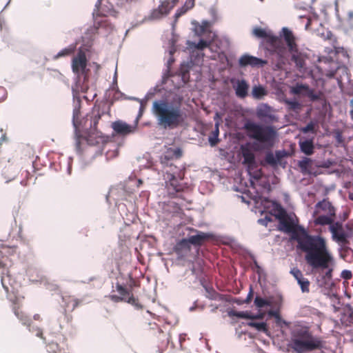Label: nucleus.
I'll use <instances>...</instances> for the list:
<instances>
[{"label": "nucleus", "instance_id": "1", "mask_svg": "<svg viewBox=\"0 0 353 353\" xmlns=\"http://www.w3.org/2000/svg\"><path fill=\"white\" fill-rule=\"evenodd\" d=\"M279 222V229L291 234V239L297 242V248L306 253L305 260L314 269H327L333 261L325 239L319 235H310L302 225L294 223L285 210L279 208L276 215Z\"/></svg>", "mask_w": 353, "mask_h": 353}, {"label": "nucleus", "instance_id": "2", "mask_svg": "<svg viewBox=\"0 0 353 353\" xmlns=\"http://www.w3.org/2000/svg\"><path fill=\"white\" fill-rule=\"evenodd\" d=\"M252 34L257 38L263 39L261 46L267 56H276V59L272 61V64L278 69L281 68L285 64L287 54V48L282 39L260 27L254 28Z\"/></svg>", "mask_w": 353, "mask_h": 353}, {"label": "nucleus", "instance_id": "3", "mask_svg": "<svg viewBox=\"0 0 353 353\" xmlns=\"http://www.w3.org/2000/svg\"><path fill=\"white\" fill-rule=\"evenodd\" d=\"M88 90L87 85H82L79 88L77 83L72 87V93L74 98H77V103L73 110L72 123L75 128V132L77 134L81 130L95 131L97 128V124L101 119L103 112H101L98 106H94L92 111L88 113L85 117L80 119L81 99L78 97L79 92H86Z\"/></svg>", "mask_w": 353, "mask_h": 353}, {"label": "nucleus", "instance_id": "4", "mask_svg": "<svg viewBox=\"0 0 353 353\" xmlns=\"http://www.w3.org/2000/svg\"><path fill=\"white\" fill-rule=\"evenodd\" d=\"M152 112L158 123L164 128L174 129L182 125L185 114L180 105H172L165 101H155L152 103Z\"/></svg>", "mask_w": 353, "mask_h": 353}, {"label": "nucleus", "instance_id": "5", "mask_svg": "<svg viewBox=\"0 0 353 353\" xmlns=\"http://www.w3.org/2000/svg\"><path fill=\"white\" fill-rule=\"evenodd\" d=\"M323 346L321 338L314 336L307 327L298 326L291 332L290 347L296 353H308Z\"/></svg>", "mask_w": 353, "mask_h": 353}, {"label": "nucleus", "instance_id": "6", "mask_svg": "<svg viewBox=\"0 0 353 353\" xmlns=\"http://www.w3.org/2000/svg\"><path fill=\"white\" fill-rule=\"evenodd\" d=\"M243 128L248 136L250 139L257 141L263 145V148H272L278 137L277 130L273 125H265L252 121H247L244 124Z\"/></svg>", "mask_w": 353, "mask_h": 353}, {"label": "nucleus", "instance_id": "7", "mask_svg": "<svg viewBox=\"0 0 353 353\" xmlns=\"http://www.w3.org/2000/svg\"><path fill=\"white\" fill-rule=\"evenodd\" d=\"M165 169V177L168 194L170 197L178 196L177 193L184 192L188 189L187 183L180 182L183 179L185 171L183 168H179L172 162H169L168 166L163 165Z\"/></svg>", "mask_w": 353, "mask_h": 353}, {"label": "nucleus", "instance_id": "8", "mask_svg": "<svg viewBox=\"0 0 353 353\" xmlns=\"http://www.w3.org/2000/svg\"><path fill=\"white\" fill-rule=\"evenodd\" d=\"M283 37L287 45L288 52L291 54V59L296 64L298 68L304 67L305 61L301 53L299 50L298 45L296 43V38L292 32L288 28L282 29Z\"/></svg>", "mask_w": 353, "mask_h": 353}, {"label": "nucleus", "instance_id": "9", "mask_svg": "<svg viewBox=\"0 0 353 353\" xmlns=\"http://www.w3.org/2000/svg\"><path fill=\"white\" fill-rule=\"evenodd\" d=\"M87 63L86 54L83 50H79L72 59V72L79 79L80 75H83L84 82L88 81V72L89 70L87 69Z\"/></svg>", "mask_w": 353, "mask_h": 353}, {"label": "nucleus", "instance_id": "10", "mask_svg": "<svg viewBox=\"0 0 353 353\" xmlns=\"http://www.w3.org/2000/svg\"><path fill=\"white\" fill-rule=\"evenodd\" d=\"M116 288L121 296L111 295L110 299L112 301L116 303L125 301L138 309L142 308L139 299L133 296L131 290H128L119 283L117 284Z\"/></svg>", "mask_w": 353, "mask_h": 353}, {"label": "nucleus", "instance_id": "11", "mask_svg": "<svg viewBox=\"0 0 353 353\" xmlns=\"http://www.w3.org/2000/svg\"><path fill=\"white\" fill-rule=\"evenodd\" d=\"M179 0H165L161 3L159 7L154 9L149 17L150 19L157 20L168 15L176 6Z\"/></svg>", "mask_w": 353, "mask_h": 353}, {"label": "nucleus", "instance_id": "12", "mask_svg": "<svg viewBox=\"0 0 353 353\" xmlns=\"http://www.w3.org/2000/svg\"><path fill=\"white\" fill-rule=\"evenodd\" d=\"M194 31L196 35L199 37H204L205 38H213L214 34L212 33L211 28L212 23L208 21H203L201 23L199 22H193Z\"/></svg>", "mask_w": 353, "mask_h": 353}, {"label": "nucleus", "instance_id": "13", "mask_svg": "<svg viewBox=\"0 0 353 353\" xmlns=\"http://www.w3.org/2000/svg\"><path fill=\"white\" fill-rule=\"evenodd\" d=\"M330 231L331 232L333 239L341 244H347V234L343 228V225L340 222H335L330 226Z\"/></svg>", "mask_w": 353, "mask_h": 353}, {"label": "nucleus", "instance_id": "14", "mask_svg": "<svg viewBox=\"0 0 353 353\" xmlns=\"http://www.w3.org/2000/svg\"><path fill=\"white\" fill-rule=\"evenodd\" d=\"M12 310L14 315L21 322V323L27 327L29 332H33L31 330L32 320L22 310L21 305L17 301L12 302Z\"/></svg>", "mask_w": 353, "mask_h": 353}, {"label": "nucleus", "instance_id": "15", "mask_svg": "<svg viewBox=\"0 0 353 353\" xmlns=\"http://www.w3.org/2000/svg\"><path fill=\"white\" fill-rule=\"evenodd\" d=\"M256 117L260 120L267 123H273L278 120L276 116L273 114L271 107L266 104H263L257 108Z\"/></svg>", "mask_w": 353, "mask_h": 353}, {"label": "nucleus", "instance_id": "16", "mask_svg": "<svg viewBox=\"0 0 353 353\" xmlns=\"http://www.w3.org/2000/svg\"><path fill=\"white\" fill-rule=\"evenodd\" d=\"M112 128L115 134L121 136H127L136 130L135 125H129L122 121H117L112 123Z\"/></svg>", "mask_w": 353, "mask_h": 353}, {"label": "nucleus", "instance_id": "17", "mask_svg": "<svg viewBox=\"0 0 353 353\" xmlns=\"http://www.w3.org/2000/svg\"><path fill=\"white\" fill-rule=\"evenodd\" d=\"M183 155V151L179 148H169L160 158L162 165L168 166L169 162L173 159H178Z\"/></svg>", "mask_w": 353, "mask_h": 353}, {"label": "nucleus", "instance_id": "18", "mask_svg": "<svg viewBox=\"0 0 353 353\" xmlns=\"http://www.w3.org/2000/svg\"><path fill=\"white\" fill-rule=\"evenodd\" d=\"M290 274L296 280L301 288V292L303 293H309L310 282L307 278L304 277L302 272L297 268H293L290 270Z\"/></svg>", "mask_w": 353, "mask_h": 353}, {"label": "nucleus", "instance_id": "19", "mask_svg": "<svg viewBox=\"0 0 353 353\" xmlns=\"http://www.w3.org/2000/svg\"><path fill=\"white\" fill-rule=\"evenodd\" d=\"M239 63L241 67H245L247 65L255 67L263 66L268 63V61L254 56L244 54L239 59Z\"/></svg>", "mask_w": 353, "mask_h": 353}, {"label": "nucleus", "instance_id": "20", "mask_svg": "<svg viewBox=\"0 0 353 353\" xmlns=\"http://www.w3.org/2000/svg\"><path fill=\"white\" fill-rule=\"evenodd\" d=\"M249 85L245 80H237L234 85L236 95L241 99L247 97Z\"/></svg>", "mask_w": 353, "mask_h": 353}, {"label": "nucleus", "instance_id": "21", "mask_svg": "<svg viewBox=\"0 0 353 353\" xmlns=\"http://www.w3.org/2000/svg\"><path fill=\"white\" fill-rule=\"evenodd\" d=\"M209 238L210 235L208 234L202 232H198L196 235L190 236L188 239L190 245L201 246Z\"/></svg>", "mask_w": 353, "mask_h": 353}, {"label": "nucleus", "instance_id": "22", "mask_svg": "<svg viewBox=\"0 0 353 353\" xmlns=\"http://www.w3.org/2000/svg\"><path fill=\"white\" fill-rule=\"evenodd\" d=\"M191 250L190 243L188 239H183L176 243L174 246V252L179 254L182 255L189 252Z\"/></svg>", "mask_w": 353, "mask_h": 353}, {"label": "nucleus", "instance_id": "23", "mask_svg": "<svg viewBox=\"0 0 353 353\" xmlns=\"http://www.w3.org/2000/svg\"><path fill=\"white\" fill-rule=\"evenodd\" d=\"M63 301L64 303L65 307L70 311H73L82 302L81 300H79L71 295L63 296Z\"/></svg>", "mask_w": 353, "mask_h": 353}, {"label": "nucleus", "instance_id": "24", "mask_svg": "<svg viewBox=\"0 0 353 353\" xmlns=\"http://www.w3.org/2000/svg\"><path fill=\"white\" fill-rule=\"evenodd\" d=\"M346 245L343 244L341 246L339 251L340 256L345 261L351 262L353 259V250Z\"/></svg>", "mask_w": 353, "mask_h": 353}, {"label": "nucleus", "instance_id": "25", "mask_svg": "<svg viewBox=\"0 0 353 353\" xmlns=\"http://www.w3.org/2000/svg\"><path fill=\"white\" fill-rule=\"evenodd\" d=\"M316 206L327 212L331 216H335V208L329 201L324 199L322 201H319Z\"/></svg>", "mask_w": 353, "mask_h": 353}, {"label": "nucleus", "instance_id": "26", "mask_svg": "<svg viewBox=\"0 0 353 353\" xmlns=\"http://www.w3.org/2000/svg\"><path fill=\"white\" fill-rule=\"evenodd\" d=\"M298 165L303 174H310L312 167V161L309 158L305 157L303 159L299 161Z\"/></svg>", "mask_w": 353, "mask_h": 353}, {"label": "nucleus", "instance_id": "27", "mask_svg": "<svg viewBox=\"0 0 353 353\" xmlns=\"http://www.w3.org/2000/svg\"><path fill=\"white\" fill-rule=\"evenodd\" d=\"M302 152L306 155H311L314 153V146L312 140H305L299 143Z\"/></svg>", "mask_w": 353, "mask_h": 353}, {"label": "nucleus", "instance_id": "28", "mask_svg": "<svg viewBox=\"0 0 353 353\" xmlns=\"http://www.w3.org/2000/svg\"><path fill=\"white\" fill-rule=\"evenodd\" d=\"M206 294L205 296L211 300H215L219 301H224V295L218 293L214 289L212 288L205 287Z\"/></svg>", "mask_w": 353, "mask_h": 353}, {"label": "nucleus", "instance_id": "29", "mask_svg": "<svg viewBox=\"0 0 353 353\" xmlns=\"http://www.w3.org/2000/svg\"><path fill=\"white\" fill-rule=\"evenodd\" d=\"M213 38H205V39H201L199 43H192L190 47L194 48L197 50H203L208 48L213 41Z\"/></svg>", "mask_w": 353, "mask_h": 353}, {"label": "nucleus", "instance_id": "30", "mask_svg": "<svg viewBox=\"0 0 353 353\" xmlns=\"http://www.w3.org/2000/svg\"><path fill=\"white\" fill-rule=\"evenodd\" d=\"M334 216H331L328 214V216L326 215H321L319 216L314 221V223L316 225H332L334 221Z\"/></svg>", "mask_w": 353, "mask_h": 353}, {"label": "nucleus", "instance_id": "31", "mask_svg": "<svg viewBox=\"0 0 353 353\" xmlns=\"http://www.w3.org/2000/svg\"><path fill=\"white\" fill-rule=\"evenodd\" d=\"M243 164L248 165L249 167L254 165L255 163V157L254 154L250 152L249 150H245L243 151Z\"/></svg>", "mask_w": 353, "mask_h": 353}, {"label": "nucleus", "instance_id": "32", "mask_svg": "<svg viewBox=\"0 0 353 353\" xmlns=\"http://www.w3.org/2000/svg\"><path fill=\"white\" fill-rule=\"evenodd\" d=\"M76 50V45L72 44L68 46L67 48L61 50L60 52H59L55 56L54 59H57L62 57H68L75 52Z\"/></svg>", "mask_w": 353, "mask_h": 353}, {"label": "nucleus", "instance_id": "33", "mask_svg": "<svg viewBox=\"0 0 353 353\" xmlns=\"http://www.w3.org/2000/svg\"><path fill=\"white\" fill-rule=\"evenodd\" d=\"M252 94L254 99H260L263 96L267 94V92H266L265 89L261 85L254 86L252 88Z\"/></svg>", "mask_w": 353, "mask_h": 353}, {"label": "nucleus", "instance_id": "34", "mask_svg": "<svg viewBox=\"0 0 353 353\" xmlns=\"http://www.w3.org/2000/svg\"><path fill=\"white\" fill-rule=\"evenodd\" d=\"M228 315L230 316H236L241 319H254L256 317L251 315L248 312H237L232 310L228 312Z\"/></svg>", "mask_w": 353, "mask_h": 353}, {"label": "nucleus", "instance_id": "35", "mask_svg": "<svg viewBox=\"0 0 353 353\" xmlns=\"http://www.w3.org/2000/svg\"><path fill=\"white\" fill-rule=\"evenodd\" d=\"M305 94L312 101H315L321 99V92L316 93L313 89L307 85V90H305Z\"/></svg>", "mask_w": 353, "mask_h": 353}, {"label": "nucleus", "instance_id": "36", "mask_svg": "<svg viewBox=\"0 0 353 353\" xmlns=\"http://www.w3.org/2000/svg\"><path fill=\"white\" fill-rule=\"evenodd\" d=\"M219 134V126L216 125L215 130L212 132V136L209 137V142L212 146H215L218 144L219 139L218 138Z\"/></svg>", "mask_w": 353, "mask_h": 353}, {"label": "nucleus", "instance_id": "37", "mask_svg": "<svg viewBox=\"0 0 353 353\" xmlns=\"http://www.w3.org/2000/svg\"><path fill=\"white\" fill-rule=\"evenodd\" d=\"M305 90H307V85L296 83L294 86L292 88L291 92L294 94H302L303 92H305Z\"/></svg>", "mask_w": 353, "mask_h": 353}, {"label": "nucleus", "instance_id": "38", "mask_svg": "<svg viewBox=\"0 0 353 353\" xmlns=\"http://www.w3.org/2000/svg\"><path fill=\"white\" fill-rule=\"evenodd\" d=\"M248 325L252 327H255L259 331H267V324L265 322H250Z\"/></svg>", "mask_w": 353, "mask_h": 353}, {"label": "nucleus", "instance_id": "39", "mask_svg": "<svg viewBox=\"0 0 353 353\" xmlns=\"http://www.w3.org/2000/svg\"><path fill=\"white\" fill-rule=\"evenodd\" d=\"M285 103L288 105V109L290 110H296L300 109L301 108L300 103L295 100L292 101L289 99H285Z\"/></svg>", "mask_w": 353, "mask_h": 353}, {"label": "nucleus", "instance_id": "40", "mask_svg": "<svg viewBox=\"0 0 353 353\" xmlns=\"http://www.w3.org/2000/svg\"><path fill=\"white\" fill-rule=\"evenodd\" d=\"M265 161L267 163L271 165H276L277 164V159L272 152L266 154Z\"/></svg>", "mask_w": 353, "mask_h": 353}, {"label": "nucleus", "instance_id": "41", "mask_svg": "<svg viewBox=\"0 0 353 353\" xmlns=\"http://www.w3.org/2000/svg\"><path fill=\"white\" fill-rule=\"evenodd\" d=\"M254 304L256 307L261 308L265 306L269 305L270 303L267 300L261 297L256 296L254 299Z\"/></svg>", "mask_w": 353, "mask_h": 353}, {"label": "nucleus", "instance_id": "42", "mask_svg": "<svg viewBox=\"0 0 353 353\" xmlns=\"http://www.w3.org/2000/svg\"><path fill=\"white\" fill-rule=\"evenodd\" d=\"M343 323L347 326L353 325V312H350L348 314H345L343 318Z\"/></svg>", "mask_w": 353, "mask_h": 353}, {"label": "nucleus", "instance_id": "43", "mask_svg": "<svg viewBox=\"0 0 353 353\" xmlns=\"http://www.w3.org/2000/svg\"><path fill=\"white\" fill-rule=\"evenodd\" d=\"M99 15L100 16H108V15H114L115 11L114 10L112 6H111V8H108L107 10H105L103 7H101L99 10Z\"/></svg>", "mask_w": 353, "mask_h": 353}, {"label": "nucleus", "instance_id": "44", "mask_svg": "<svg viewBox=\"0 0 353 353\" xmlns=\"http://www.w3.org/2000/svg\"><path fill=\"white\" fill-rule=\"evenodd\" d=\"M188 11V10L186 8H185L183 6L181 8H179L174 16L175 21H177V20Z\"/></svg>", "mask_w": 353, "mask_h": 353}, {"label": "nucleus", "instance_id": "45", "mask_svg": "<svg viewBox=\"0 0 353 353\" xmlns=\"http://www.w3.org/2000/svg\"><path fill=\"white\" fill-rule=\"evenodd\" d=\"M303 133H307L309 132H314V124L312 122L309 123L306 126L302 128Z\"/></svg>", "mask_w": 353, "mask_h": 353}, {"label": "nucleus", "instance_id": "46", "mask_svg": "<svg viewBox=\"0 0 353 353\" xmlns=\"http://www.w3.org/2000/svg\"><path fill=\"white\" fill-rule=\"evenodd\" d=\"M31 330H33L32 332H34L37 337L45 339V338L43 337V331L40 327H34L31 326Z\"/></svg>", "mask_w": 353, "mask_h": 353}, {"label": "nucleus", "instance_id": "47", "mask_svg": "<svg viewBox=\"0 0 353 353\" xmlns=\"http://www.w3.org/2000/svg\"><path fill=\"white\" fill-rule=\"evenodd\" d=\"M272 220V218L268 216H266L264 218H262V219H259L258 220V223L262 225H264V226H268V224L271 222Z\"/></svg>", "mask_w": 353, "mask_h": 353}, {"label": "nucleus", "instance_id": "48", "mask_svg": "<svg viewBox=\"0 0 353 353\" xmlns=\"http://www.w3.org/2000/svg\"><path fill=\"white\" fill-rule=\"evenodd\" d=\"M341 276L345 279H350L352 277V272L345 270L341 272Z\"/></svg>", "mask_w": 353, "mask_h": 353}, {"label": "nucleus", "instance_id": "49", "mask_svg": "<svg viewBox=\"0 0 353 353\" xmlns=\"http://www.w3.org/2000/svg\"><path fill=\"white\" fill-rule=\"evenodd\" d=\"M194 6V0H186L183 6L185 8H186L188 10H190L192 9Z\"/></svg>", "mask_w": 353, "mask_h": 353}, {"label": "nucleus", "instance_id": "50", "mask_svg": "<svg viewBox=\"0 0 353 353\" xmlns=\"http://www.w3.org/2000/svg\"><path fill=\"white\" fill-rule=\"evenodd\" d=\"M285 156V151H276L275 157L277 159V163L281 161V159Z\"/></svg>", "mask_w": 353, "mask_h": 353}, {"label": "nucleus", "instance_id": "51", "mask_svg": "<svg viewBox=\"0 0 353 353\" xmlns=\"http://www.w3.org/2000/svg\"><path fill=\"white\" fill-rule=\"evenodd\" d=\"M6 259V257L1 256V254L0 253V269L6 268V261H5Z\"/></svg>", "mask_w": 353, "mask_h": 353}, {"label": "nucleus", "instance_id": "52", "mask_svg": "<svg viewBox=\"0 0 353 353\" xmlns=\"http://www.w3.org/2000/svg\"><path fill=\"white\" fill-rule=\"evenodd\" d=\"M252 176L256 180L260 179L262 176L261 170H256V172H254V174H252Z\"/></svg>", "mask_w": 353, "mask_h": 353}, {"label": "nucleus", "instance_id": "53", "mask_svg": "<svg viewBox=\"0 0 353 353\" xmlns=\"http://www.w3.org/2000/svg\"><path fill=\"white\" fill-rule=\"evenodd\" d=\"M347 20L349 22L350 25L351 26H353L352 24V22L353 21V11H349L347 12Z\"/></svg>", "mask_w": 353, "mask_h": 353}, {"label": "nucleus", "instance_id": "54", "mask_svg": "<svg viewBox=\"0 0 353 353\" xmlns=\"http://www.w3.org/2000/svg\"><path fill=\"white\" fill-rule=\"evenodd\" d=\"M6 90L3 87H0V101L6 97Z\"/></svg>", "mask_w": 353, "mask_h": 353}, {"label": "nucleus", "instance_id": "55", "mask_svg": "<svg viewBox=\"0 0 353 353\" xmlns=\"http://www.w3.org/2000/svg\"><path fill=\"white\" fill-rule=\"evenodd\" d=\"M332 269H330L328 270L326 273H325V277L328 278V279H331L332 278Z\"/></svg>", "mask_w": 353, "mask_h": 353}, {"label": "nucleus", "instance_id": "56", "mask_svg": "<svg viewBox=\"0 0 353 353\" xmlns=\"http://www.w3.org/2000/svg\"><path fill=\"white\" fill-rule=\"evenodd\" d=\"M252 297V290L251 289L250 292H249V294H248V297H247V299L245 300V302L246 303H249Z\"/></svg>", "mask_w": 353, "mask_h": 353}, {"label": "nucleus", "instance_id": "57", "mask_svg": "<svg viewBox=\"0 0 353 353\" xmlns=\"http://www.w3.org/2000/svg\"><path fill=\"white\" fill-rule=\"evenodd\" d=\"M33 319L35 321H41V316L39 314H35L34 316H33Z\"/></svg>", "mask_w": 353, "mask_h": 353}, {"label": "nucleus", "instance_id": "58", "mask_svg": "<svg viewBox=\"0 0 353 353\" xmlns=\"http://www.w3.org/2000/svg\"><path fill=\"white\" fill-rule=\"evenodd\" d=\"M332 32H327V39H330L332 38Z\"/></svg>", "mask_w": 353, "mask_h": 353}, {"label": "nucleus", "instance_id": "59", "mask_svg": "<svg viewBox=\"0 0 353 353\" xmlns=\"http://www.w3.org/2000/svg\"><path fill=\"white\" fill-rule=\"evenodd\" d=\"M66 318H67L68 322H71L72 321V316L71 315H70V316H67L66 315Z\"/></svg>", "mask_w": 353, "mask_h": 353}, {"label": "nucleus", "instance_id": "60", "mask_svg": "<svg viewBox=\"0 0 353 353\" xmlns=\"http://www.w3.org/2000/svg\"><path fill=\"white\" fill-rule=\"evenodd\" d=\"M254 265L256 268L260 269V266L258 265L256 261H254Z\"/></svg>", "mask_w": 353, "mask_h": 353}, {"label": "nucleus", "instance_id": "61", "mask_svg": "<svg viewBox=\"0 0 353 353\" xmlns=\"http://www.w3.org/2000/svg\"><path fill=\"white\" fill-rule=\"evenodd\" d=\"M218 307H219L218 306H215V307L212 310V311L213 312H215L216 311V310L218 309Z\"/></svg>", "mask_w": 353, "mask_h": 353}, {"label": "nucleus", "instance_id": "62", "mask_svg": "<svg viewBox=\"0 0 353 353\" xmlns=\"http://www.w3.org/2000/svg\"><path fill=\"white\" fill-rule=\"evenodd\" d=\"M87 141L88 142L89 144H91L90 143V137L87 139Z\"/></svg>", "mask_w": 353, "mask_h": 353}, {"label": "nucleus", "instance_id": "63", "mask_svg": "<svg viewBox=\"0 0 353 353\" xmlns=\"http://www.w3.org/2000/svg\"><path fill=\"white\" fill-rule=\"evenodd\" d=\"M139 184H141L142 181L141 180H139Z\"/></svg>", "mask_w": 353, "mask_h": 353}, {"label": "nucleus", "instance_id": "64", "mask_svg": "<svg viewBox=\"0 0 353 353\" xmlns=\"http://www.w3.org/2000/svg\"><path fill=\"white\" fill-rule=\"evenodd\" d=\"M185 73H183V78H184V77H185Z\"/></svg>", "mask_w": 353, "mask_h": 353}]
</instances>
